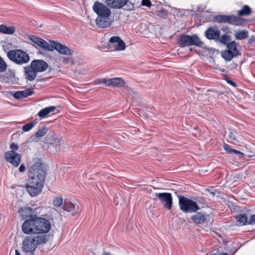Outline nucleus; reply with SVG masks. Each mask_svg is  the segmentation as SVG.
<instances>
[{"label":"nucleus","mask_w":255,"mask_h":255,"mask_svg":"<svg viewBox=\"0 0 255 255\" xmlns=\"http://www.w3.org/2000/svg\"><path fill=\"white\" fill-rule=\"evenodd\" d=\"M24 73L26 78L29 81H33L35 79L37 72L34 71L33 68H31V66H26L24 68Z\"/></svg>","instance_id":"nucleus-20"},{"label":"nucleus","mask_w":255,"mask_h":255,"mask_svg":"<svg viewBox=\"0 0 255 255\" xmlns=\"http://www.w3.org/2000/svg\"><path fill=\"white\" fill-rule=\"evenodd\" d=\"M103 83L106 86H113L117 88L124 87L125 85V82L121 78H114L109 79H104Z\"/></svg>","instance_id":"nucleus-14"},{"label":"nucleus","mask_w":255,"mask_h":255,"mask_svg":"<svg viewBox=\"0 0 255 255\" xmlns=\"http://www.w3.org/2000/svg\"><path fill=\"white\" fill-rule=\"evenodd\" d=\"M11 150L15 151L18 149V145L14 143H12L10 145Z\"/></svg>","instance_id":"nucleus-41"},{"label":"nucleus","mask_w":255,"mask_h":255,"mask_svg":"<svg viewBox=\"0 0 255 255\" xmlns=\"http://www.w3.org/2000/svg\"><path fill=\"white\" fill-rule=\"evenodd\" d=\"M25 165L24 164H21L20 166H19V172H23L25 171Z\"/></svg>","instance_id":"nucleus-45"},{"label":"nucleus","mask_w":255,"mask_h":255,"mask_svg":"<svg viewBox=\"0 0 255 255\" xmlns=\"http://www.w3.org/2000/svg\"><path fill=\"white\" fill-rule=\"evenodd\" d=\"M6 34H12L13 33H11V32H9V33H6Z\"/></svg>","instance_id":"nucleus-56"},{"label":"nucleus","mask_w":255,"mask_h":255,"mask_svg":"<svg viewBox=\"0 0 255 255\" xmlns=\"http://www.w3.org/2000/svg\"><path fill=\"white\" fill-rule=\"evenodd\" d=\"M177 44L181 47H190L192 46L202 47L204 43L197 34H181L178 36Z\"/></svg>","instance_id":"nucleus-3"},{"label":"nucleus","mask_w":255,"mask_h":255,"mask_svg":"<svg viewBox=\"0 0 255 255\" xmlns=\"http://www.w3.org/2000/svg\"><path fill=\"white\" fill-rule=\"evenodd\" d=\"M43 186H39L35 184H30V182H27L25 185L27 191L31 196H35L41 193Z\"/></svg>","instance_id":"nucleus-16"},{"label":"nucleus","mask_w":255,"mask_h":255,"mask_svg":"<svg viewBox=\"0 0 255 255\" xmlns=\"http://www.w3.org/2000/svg\"><path fill=\"white\" fill-rule=\"evenodd\" d=\"M48 128L46 127H44L38 129L31 137L32 141H37V139L39 137L43 136L48 131Z\"/></svg>","instance_id":"nucleus-23"},{"label":"nucleus","mask_w":255,"mask_h":255,"mask_svg":"<svg viewBox=\"0 0 255 255\" xmlns=\"http://www.w3.org/2000/svg\"><path fill=\"white\" fill-rule=\"evenodd\" d=\"M15 27L13 26L7 27L3 24L0 25V32H15Z\"/></svg>","instance_id":"nucleus-32"},{"label":"nucleus","mask_w":255,"mask_h":255,"mask_svg":"<svg viewBox=\"0 0 255 255\" xmlns=\"http://www.w3.org/2000/svg\"><path fill=\"white\" fill-rule=\"evenodd\" d=\"M75 214H76V213H72V215L73 216V215H75Z\"/></svg>","instance_id":"nucleus-55"},{"label":"nucleus","mask_w":255,"mask_h":255,"mask_svg":"<svg viewBox=\"0 0 255 255\" xmlns=\"http://www.w3.org/2000/svg\"><path fill=\"white\" fill-rule=\"evenodd\" d=\"M227 82L228 83H229L230 85H232V86H233L234 87H236L237 86L235 82H233V81H232L231 80L227 81Z\"/></svg>","instance_id":"nucleus-47"},{"label":"nucleus","mask_w":255,"mask_h":255,"mask_svg":"<svg viewBox=\"0 0 255 255\" xmlns=\"http://www.w3.org/2000/svg\"><path fill=\"white\" fill-rule=\"evenodd\" d=\"M133 5H132V7H131V8H130L129 9H132V8H133Z\"/></svg>","instance_id":"nucleus-57"},{"label":"nucleus","mask_w":255,"mask_h":255,"mask_svg":"<svg viewBox=\"0 0 255 255\" xmlns=\"http://www.w3.org/2000/svg\"><path fill=\"white\" fill-rule=\"evenodd\" d=\"M238 135V133L235 130H230L228 134V138L230 140L231 142H233L234 141H238L237 139V137Z\"/></svg>","instance_id":"nucleus-33"},{"label":"nucleus","mask_w":255,"mask_h":255,"mask_svg":"<svg viewBox=\"0 0 255 255\" xmlns=\"http://www.w3.org/2000/svg\"><path fill=\"white\" fill-rule=\"evenodd\" d=\"M107 5L112 8H122L127 3L128 0H105Z\"/></svg>","instance_id":"nucleus-17"},{"label":"nucleus","mask_w":255,"mask_h":255,"mask_svg":"<svg viewBox=\"0 0 255 255\" xmlns=\"http://www.w3.org/2000/svg\"><path fill=\"white\" fill-rule=\"evenodd\" d=\"M240 32H247V31L246 30H242Z\"/></svg>","instance_id":"nucleus-54"},{"label":"nucleus","mask_w":255,"mask_h":255,"mask_svg":"<svg viewBox=\"0 0 255 255\" xmlns=\"http://www.w3.org/2000/svg\"><path fill=\"white\" fill-rule=\"evenodd\" d=\"M5 160L15 167H17L21 162V155L18 153L10 150L4 154Z\"/></svg>","instance_id":"nucleus-9"},{"label":"nucleus","mask_w":255,"mask_h":255,"mask_svg":"<svg viewBox=\"0 0 255 255\" xmlns=\"http://www.w3.org/2000/svg\"><path fill=\"white\" fill-rule=\"evenodd\" d=\"M97 25L100 28H107L109 27L112 22V20L110 18V16L105 17H98L96 19Z\"/></svg>","instance_id":"nucleus-18"},{"label":"nucleus","mask_w":255,"mask_h":255,"mask_svg":"<svg viewBox=\"0 0 255 255\" xmlns=\"http://www.w3.org/2000/svg\"><path fill=\"white\" fill-rule=\"evenodd\" d=\"M0 80L2 82H13L15 81L14 72L13 70H8L7 72L0 77Z\"/></svg>","instance_id":"nucleus-19"},{"label":"nucleus","mask_w":255,"mask_h":255,"mask_svg":"<svg viewBox=\"0 0 255 255\" xmlns=\"http://www.w3.org/2000/svg\"><path fill=\"white\" fill-rule=\"evenodd\" d=\"M113 47L116 51H124L126 49V46L125 42L119 36H112L109 39Z\"/></svg>","instance_id":"nucleus-12"},{"label":"nucleus","mask_w":255,"mask_h":255,"mask_svg":"<svg viewBox=\"0 0 255 255\" xmlns=\"http://www.w3.org/2000/svg\"><path fill=\"white\" fill-rule=\"evenodd\" d=\"M223 146L224 149L229 154H235L240 157H243L244 155V154L241 151L233 149L232 146L229 144H224Z\"/></svg>","instance_id":"nucleus-26"},{"label":"nucleus","mask_w":255,"mask_h":255,"mask_svg":"<svg viewBox=\"0 0 255 255\" xmlns=\"http://www.w3.org/2000/svg\"><path fill=\"white\" fill-rule=\"evenodd\" d=\"M205 32H220L216 27H210Z\"/></svg>","instance_id":"nucleus-39"},{"label":"nucleus","mask_w":255,"mask_h":255,"mask_svg":"<svg viewBox=\"0 0 255 255\" xmlns=\"http://www.w3.org/2000/svg\"><path fill=\"white\" fill-rule=\"evenodd\" d=\"M255 43V35L252 36L249 39L248 43L251 44Z\"/></svg>","instance_id":"nucleus-44"},{"label":"nucleus","mask_w":255,"mask_h":255,"mask_svg":"<svg viewBox=\"0 0 255 255\" xmlns=\"http://www.w3.org/2000/svg\"><path fill=\"white\" fill-rule=\"evenodd\" d=\"M215 21L219 23H228L236 25L243 24L245 19L235 15H217L214 17Z\"/></svg>","instance_id":"nucleus-6"},{"label":"nucleus","mask_w":255,"mask_h":255,"mask_svg":"<svg viewBox=\"0 0 255 255\" xmlns=\"http://www.w3.org/2000/svg\"><path fill=\"white\" fill-rule=\"evenodd\" d=\"M61 139L58 138H53L51 140V143L56 146H59L61 145Z\"/></svg>","instance_id":"nucleus-38"},{"label":"nucleus","mask_w":255,"mask_h":255,"mask_svg":"<svg viewBox=\"0 0 255 255\" xmlns=\"http://www.w3.org/2000/svg\"><path fill=\"white\" fill-rule=\"evenodd\" d=\"M20 215L26 220L21 229L26 234H32L27 236L22 242V251L33 255L37 247L47 242L46 236L43 233H48L51 229L49 220L41 217H37L36 213L30 207H24L18 210Z\"/></svg>","instance_id":"nucleus-1"},{"label":"nucleus","mask_w":255,"mask_h":255,"mask_svg":"<svg viewBox=\"0 0 255 255\" xmlns=\"http://www.w3.org/2000/svg\"><path fill=\"white\" fill-rule=\"evenodd\" d=\"M210 215L204 212H197L191 217V219L196 224H204L209 221Z\"/></svg>","instance_id":"nucleus-10"},{"label":"nucleus","mask_w":255,"mask_h":255,"mask_svg":"<svg viewBox=\"0 0 255 255\" xmlns=\"http://www.w3.org/2000/svg\"><path fill=\"white\" fill-rule=\"evenodd\" d=\"M220 33H205L206 37L208 39L214 40L216 42H218Z\"/></svg>","instance_id":"nucleus-31"},{"label":"nucleus","mask_w":255,"mask_h":255,"mask_svg":"<svg viewBox=\"0 0 255 255\" xmlns=\"http://www.w3.org/2000/svg\"><path fill=\"white\" fill-rule=\"evenodd\" d=\"M227 48V50H229V52L234 54V55H236L238 56V55H241L240 53L237 49V44L235 41H232L230 43H228L227 45H226Z\"/></svg>","instance_id":"nucleus-27"},{"label":"nucleus","mask_w":255,"mask_h":255,"mask_svg":"<svg viewBox=\"0 0 255 255\" xmlns=\"http://www.w3.org/2000/svg\"><path fill=\"white\" fill-rule=\"evenodd\" d=\"M189 50H190V52L194 51V52H195L196 53H197V50L195 49H194L193 48H192V47H190L189 48Z\"/></svg>","instance_id":"nucleus-49"},{"label":"nucleus","mask_w":255,"mask_h":255,"mask_svg":"<svg viewBox=\"0 0 255 255\" xmlns=\"http://www.w3.org/2000/svg\"><path fill=\"white\" fill-rule=\"evenodd\" d=\"M63 204V199L61 197H56L53 201V205L55 207H60Z\"/></svg>","instance_id":"nucleus-35"},{"label":"nucleus","mask_w":255,"mask_h":255,"mask_svg":"<svg viewBox=\"0 0 255 255\" xmlns=\"http://www.w3.org/2000/svg\"><path fill=\"white\" fill-rule=\"evenodd\" d=\"M143 34V35L142 36L143 37H149L148 36L146 35L147 34V33H142Z\"/></svg>","instance_id":"nucleus-52"},{"label":"nucleus","mask_w":255,"mask_h":255,"mask_svg":"<svg viewBox=\"0 0 255 255\" xmlns=\"http://www.w3.org/2000/svg\"><path fill=\"white\" fill-rule=\"evenodd\" d=\"M252 13V8L248 5H244L242 8L237 11L239 17L248 16Z\"/></svg>","instance_id":"nucleus-22"},{"label":"nucleus","mask_w":255,"mask_h":255,"mask_svg":"<svg viewBox=\"0 0 255 255\" xmlns=\"http://www.w3.org/2000/svg\"><path fill=\"white\" fill-rule=\"evenodd\" d=\"M222 30L224 32H230V31H229V29H228L227 28H222Z\"/></svg>","instance_id":"nucleus-50"},{"label":"nucleus","mask_w":255,"mask_h":255,"mask_svg":"<svg viewBox=\"0 0 255 255\" xmlns=\"http://www.w3.org/2000/svg\"><path fill=\"white\" fill-rule=\"evenodd\" d=\"M237 225L238 226H242L248 224V220L247 216L244 213H240L236 216Z\"/></svg>","instance_id":"nucleus-24"},{"label":"nucleus","mask_w":255,"mask_h":255,"mask_svg":"<svg viewBox=\"0 0 255 255\" xmlns=\"http://www.w3.org/2000/svg\"><path fill=\"white\" fill-rule=\"evenodd\" d=\"M52 47V51L55 49L61 54L70 55L72 51L65 45L54 41H50Z\"/></svg>","instance_id":"nucleus-11"},{"label":"nucleus","mask_w":255,"mask_h":255,"mask_svg":"<svg viewBox=\"0 0 255 255\" xmlns=\"http://www.w3.org/2000/svg\"><path fill=\"white\" fill-rule=\"evenodd\" d=\"M222 57L227 61H230L234 57H237L234 55V54L229 52V50H225L221 52Z\"/></svg>","instance_id":"nucleus-28"},{"label":"nucleus","mask_w":255,"mask_h":255,"mask_svg":"<svg viewBox=\"0 0 255 255\" xmlns=\"http://www.w3.org/2000/svg\"><path fill=\"white\" fill-rule=\"evenodd\" d=\"M178 198L180 209L184 213H196L200 209L197 203L193 200L183 196H179Z\"/></svg>","instance_id":"nucleus-4"},{"label":"nucleus","mask_w":255,"mask_h":255,"mask_svg":"<svg viewBox=\"0 0 255 255\" xmlns=\"http://www.w3.org/2000/svg\"><path fill=\"white\" fill-rule=\"evenodd\" d=\"M210 255H228V254L226 253H224L220 254L219 252H216V253H212Z\"/></svg>","instance_id":"nucleus-46"},{"label":"nucleus","mask_w":255,"mask_h":255,"mask_svg":"<svg viewBox=\"0 0 255 255\" xmlns=\"http://www.w3.org/2000/svg\"><path fill=\"white\" fill-rule=\"evenodd\" d=\"M15 255H21L17 250H15Z\"/></svg>","instance_id":"nucleus-51"},{"label":"nucleus","mask_w":255,"mask_h":255,"mask_svg":"<svg viewBox=\"0 0 255 255\" xmlns=\"http://www.w3.org/2000/svg\"><path fill=\"white\" fill-rule=\"evenodd\" d=\"M142 4L143 5L146 6L147 7H149L151 5V1L150 0H142Z\"/></svg>","instance_id":"nucleus-42"},{"label":"nucleus","mask_w":255,"mask_h":255,"mask_svg":"<svg viewBox=\"0 0 255 255\" xmlns=\"http://www.w3.org/2000/svg\"><path fill=\"white\" fill-rule=\"evenodd\" d=\"M155 197L157 198L163 207L168 209L171 210L172 207V196L169 193H155Z\"/></svg>","instance_id":"nucleus-7"},{"label":"nucleus","mask_w":255,"mask_h":255,"mask_svg":"<svg viewBox=\"0 0 255 255\" xmlns=\"http://www.w3.org/2000/svg\"><path fill=\"white\" fill-rule=\"evenodd\" d=\"M7 56L11 61L19 65L26 64L30 60L28 54L19 49L9 51L7 52Z\"/></svg>","instance_id":"nucleus-5"},{"label":"nucleus","mask_w":255,"mask_h":255,"mask_svg":"<svg viewBox=\"0 0 255 255\" xmlns=\"http://www.w3.org/2000/svg\"><path fill=\"white\" fill-rule=\"evenodd\" d=\"M107 47L108 48V49H110L111 48V45L110 44H108L107 46Z\"/></svg>","instance_id":"nucleus-53"},{"label":"nucleus","mask_w":255,"mask_h":255,"mask_svg":"<svg viewBox=\"0 0 255 255\" xmlns=\"http://www.w3.org/2000/svg\"><path fill=\"white\" fill-rule=\"evenodd\" d=\"M31 68H33L34 71L38 72H41L45 71L48 67V64L42 60H34L30 63Z\"/></svg>","instance_id":"nucleus-15"},{"label":"nucleus","mask_w":255,"mask_h":255,"mask_svg":"<svg viewBox=\"0 0 255 255\" xmlns=\"http://www.w3.org/2000/svg\"><path fill=\"white\" fill-rule=\"evenodd\" d=\"M56 107L55 106H50L48 107L45 108L41 110L37 115L41 118H43L46 117L49 114L53 112L55 110Z\"/></svg>","instance_id":"nucleus-25"},{"label":"nucleus","mask_w":255,"mask_h":255,"mask_svg":"<svg viewBox=\"0 0 255 255\" xmlns=\"http://www.w3.org/2000/svg\"><path fill=\"white\" fill-rule=\"evenodd\" d=\"M36 123V122L28 123L24 125L22 128V129L24 131H28L33 128Z\"/></svg>","instance_id":"nucleus-34"},{"label":"nucleus","mask_w":255,"mask_h":255,"mask_svg":"<svg viewBox=\"0 0 255 255\" xmlns=\"http://www.w3.org/2000/svg\"><path fill=\"white\" fill-rule=\"evenodd\" d=\"M69 61H70V59L69 58H65L63 60V62L65 64L68 63Z\"/></svg>","instance_id":"nucleus-48"},{"label":"nucleus","mask_w":255,"mask_h":255,"mask_svg":"<svg viewBox=\"0 0 255 255\" xmlns=\"http://www.w3.org/2000/svg\"><path fill=\"white\" fill-rule=\"evenodd\" d=\"M248 33H236L235 35L236 38L238 40L246 39L248 37Z\"/></svg>","instance_id":"nucleus-36"},{"label":"nucleus","mask_w":255,"mask_h":255,"mask_svg":"<svg viewBox=\"0 0 255 255\" xmlns=\"http://www.w3.org/2000/svg\"><path fill=\"white\" fill-rule=\"evenodd\" d=\"M206 192L207 193L211 195L212 196H214L215 195V193H216V190H214V191H212L211 189H206Z\"/></svg>","instance_id":"nucleus-43"},{"label":"nucleus","mask_w":255,"mask_h":255,"mask_svg":"<svg viewBox=\"0 0 255 255\" xmlns=\"http://www.w3.org/2000/svg\"><path fill=\"white\" fill-rule=\"evenodd\" d=\"M94 11L98 15V17L110 16L111 14V9L104 3L99 1H96L93 6Z\"/></svg>","instance_id":"nucleus-8"},{"label":"nucleus","mask_w":255,"mask_h":255,"mask_svg":"<svg viewBox=\"0 0 255 255\" xmlns=\"http://www.w3.org/2000/svg\"><path fill=\"white\" fill-rule=\"evenodd\" d=\"M231 36L226 33L222 36L220 35L218 42H220L226 46L228 43L231 42Z\"/></svg>","instance_id":"nucleus-29"},{"label":"nucleus","mask_w":255,"mask_h":255,"mask_svg":"<svg viewBox=\"0 0 255 255\" xmlns=\"http://www.w3.org/2000/svg\"><path fill=\"white\" fill-rule=\"evenodd\" d=\"M29 38L32 42L36 44L43 49L49 51H52V47L51 46V43L50 42L48 43L42 38L34 35L31 36Z\"/></svg>","instance_id":"nucleus-13"},{"label":"nucleus","mask_w":255,"mask_h":255,"mask_svg":"<svg viewBox=\"0 0 255 255\" xmlns=\"http://www.w3.org/2000/svg\"><path fill=\"white\" fill-rule=\"evenodd\" d=\"M75 206L69 201L65 200L63 204V209L68 212H72L75 210Z\"/></svg>","instance_id":"nucleus-30"},{"label":"nucleus","mask_w":255,"mask_h":255,"mask_svg":"<svg viewBox=\"0 0 255 255\" xmlns=\"http://www.w3.org/2000/svg\"><path fill=\"white\" fill-rule=\"evenodd\" d=\"M32 89H28L24 91H17L13 94V97L16 99H20L27 97L33 94Z\"/></svg>","instance_id":"nucleus-21"},{"label":"nucleus","mask_w":255,"mask_h":255,"mask_svg":"<svg viewBox=\"0 0 255 255\" xmlns=\"http://www.w3.org/2000/svg\"><path fill=\"white\" fill-rule=\"evenodd\" d=\"M7 67V65L4 61L2 59V58L0 56V72H4Z\"/></svg>","instance_id":"nucleus-37"},{"label":"nucleus","mask_w":255,"mask_h":255,"mask_svg":"<svg viewBox=\"0 0 255 255\" xmlns=\"http://www.w3.org/2000/svg\"><path fill=\"white\" fill-rule=\"evenodd\" d=\"M45 175L44 165L39 159H37L30 169L28 182H30V184H35L39 186H43Z\"/></svg>","instance_id":"nucleus-2"},{"label":"nucleus","mask_w":255,"mask_h":255,"mask_svg":"<svg viewBox=\"0 0 255 255\" xmlns=\"http://www.w3.org/2000/svg\"><path fill=\"white\" fill-rule=\"evenodd\" d=\"M248 224L250 225H253L255 224V214L252 215L251 216L250 219L248 220Z\"/></svg>","instance_id":"nucleus-40"}]
</instances>
